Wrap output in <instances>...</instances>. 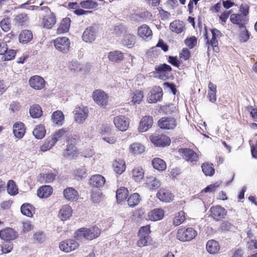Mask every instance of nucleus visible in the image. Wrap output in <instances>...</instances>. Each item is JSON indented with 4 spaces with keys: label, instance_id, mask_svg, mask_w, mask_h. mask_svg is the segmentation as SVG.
Returning <instances> with one entry per match:
<instances>
[{
    "label": "nucleus",
    "instance_id": "1",
    "mask_svg": "<svg viewBox=\"0 0 257 257\" xmlns=\"http://www.w3.org/2000/svg\"><path fill=\"white\" fill-rule=\"evenodd\" d=\"M100 230L96 226L89 228H81L74 233L75 238L79 240L85 238L88 240H92L99 236Z\"/></svg>",
    "mask_w": 257,
    "mask_h": 257
},
{
    "label": "nucleus",
    "instance_id": "2",
    "mask_svg": "<svg viewBox=\"0 0 257 257\" xmlns=\"http://www.w3.org/2000/svg\"><path fill=\"white\" fill-rule=\"evenodd\" d=\"M197 231L192 227L182 228L178 230L177 238L181 241H188L195 238Z\"/></svg>",
    "mask_w": 257,
    "mask_h": 257
},
{
    "label": "nucleus",
    "instance_id": "3",
    "mask_svg": "<svg viewBox=\"0 0 257 257\" xmlns=\"http://www.w3.org/2000/svg\"><path fill=\"white\" fill-rule=\"evenodd\" d=\"M55 48L63 53H67L70 49V40L66 37H58L54 41Z\"/></svg>",
    "mask_w": 257,
    "mask_h": 257
},
{
    "label": "nucleus",
    "instance_id": "4",
    "mask_svg": "<svg viewBox=\"0 0 257 257\" xmlns=\"http://www.w3.org/2000/svg\"><path fill=\"white\" fill-rule=\"evenodd\" d=\"M75 120L79 123H83L88 116V108L82 105H78L74 110Z\"/></svg>",
    "mask_w": 257,
    "mask_h": 257
},
{
    "label": "nucleus",
    "instance_id": "5",
    "mask_svg": "<svg viewBox=\"0 0 257 257\" xmlns=\"http://www.w3.org/2000/svg\"><path fill=\"white\" fill-rule=\"evenodd\" d=\"M158 125L162 129L173 130L177 125V121L173 117H163L158 121Z\"/></svg>",
    "mask_w": 257,
    "mask_h": 257
},
{
    "label": "nucleus",
    "instance_id": "6",
    "mask_svg": "<svg viewBox=\"0 0 257 257\" xmlns=\"http://www.w3.org/2000/svg\"><path fill=\"white\" fill-rule=\"evenodd\" d=\"M151 142L157 147H166L170 145V139L164 135H154L151 138Z\"/></svg>",
    "mask_w": 257,
    "mask_h": 257
},
{
    "label": "nucleus",
    "instance_id": "7",
    "mask_svg": "<svg viewBox=\"0 0 257 257\" xmlns=\"http://www.w3.org/2000/svg\"><path fill=\"white\" fill-rule=\"evenodd\" d=\"M92 97L94 101L98 105L103 106L107 104L108 96L103 91L100 90H95L92 94Z\"/></svg>",
    "mask_w": 257,
    "mask_h": 257
},
{
    "label": "nucleus",
    "instance_id": "8",
    "mask_svg": "<svg viewBox=\"0 0 257 257\" xmlns=\"http://www.w3.org/2000/svg\"><path fill=\"white\" fill-rule=\"evenodd\" d=\"M97 31L94 27L87 28L82 34V39L87 43H92L95 41L97 36Z\"/></svg>",
    "mask_w": 257,
    "mask_h": 257
},
{
    "label": "nucleus",
    "instance_id": "9",
    "mask_svg": "<svg viewBox=\"0 0 257 257\" xmlns=\"http://www.w3.org/2000/svg\"><path fill=\"white\" fill-rule=\"evenodd\" d=\"M179 152L182 154L183 158L187 161L194 162L198 160V155L190 149H180L179 150Z\"/></svg>",
    "mask_w": 257,
    "mask_h": 257
},
{
    "label": "nucleus",
    "instance_id": "10",
    "mask_svg": "<svg viewBox=\"0 0 257 257\" xmlns=\"http://www.w3.org/2000/svg\"><path fill=\"white\" fill-rule=\"evenodd\" d=\"M79 243L75 240L69 239L62 241L60 245V249L66 252H69L77 248Z\"/></svg>",
    "mask_w": 257,
    "mask_h": 257
},
{
    "label": "nucleus",
    "instance_id": "11",
    "mask_svg": "<svg viewBox=\"0 0 257 257\" xmlns=\"http://www.w3.org/2000/svg\"><path fill=\"white\" fill-rule=\"evenodd\" d=\"M154 123V119L152 116H145L141 120L139 127V132H146L152 127Z\"/></svg>",
    "mask_w": 257,
    "mask_h": 257
},
{
    "label": "nucleus",
    "instance_id": "12",
    "mask_svg": "<svg viewBox=\"0 0 257 257\" xmlns=\"http://www.w3.org/2000/svg\"><path fill=\"white\" fill-rule=\"evenodd\" d=\"M163 96V91L160 87H155L150 92L148 96V101L150 103H156L160 101Z\"/></svg>",
    "mask_w": 257,
    "mask_h": 257
},
{
    "label": "nucleus",
    "instance_id": "13",
    "mask_svg": "<svg viewBox=\"0 0 257 257\" xmlns=\"http://www.w3.org/2000/svg\"><path fill=\"white\" fill-rule=\"evenodd\" d=\"M115 126L121 131H125L129 125V122L127 118L124 116H117L113 119Z\"/></svg>",
    "mask_w": 257,
    "mask_h": 257
},
{
    "label": "nucleus",
    "instance_id": "14",
    "mask_svg": "<svg viewBox=\"0 0 257 257\" xmlns=\"http://www.w3.org/2000/svg\"><path fill=\"white\" fill-rule=\"evenodd\" d=\"M210 211L211 216L217 220L223 218L226 213L225 209L220 205L211 207Z\"/></svg>",
    "mask_w": 257,
    "mask_h": 257
},
{
    "label": "nucleus",
    "instance_id": "15",
    "mask_svg": "<svg viewBox=\"0 0 257 257\" xmlns=\"http://www.w3.org/2000/svg\"><path fill=\"white\" fill-rule=\"evenodd\" d=\"M45 82L44 79L38 75L34 76L29 80L30 86L37 90L43 88L45 86Z\"/></svg>",
    "mask_w": 257,
    "mask_h": 257
},
{
    "label": "nucleus",
    "instance_id": "16",
    "mask_svg": "<svg viewBox=\"0 0 257 257\" xmlns=\"http://www.w3.org/2000/svg\"><path fill=\"white\" fill-rule=\"evenodd\" d=\"M230 20L232 23L238 25V27L245 26L248 19L242 15L239 14H231L230 17Z\"/></svg>",
    "mask_w": 257,
    "mask_h": 257
},
{
    "label": "nucleus",
    "instance_id": "17",
    "mask_svg": "<svg viewBox=\"0 0 257 257\" xmlns=\"http://www.w3.org/2000/svg\"><path fill=\"white\" fill-rule=\"evenodd\" d=\"M171 67L166 64H161L156 68V71L159 74V77L164 80L168 78V73L171 72Z\"/></svg>",
    "mask_w": 257,
    "mask_h": 257
},
{
    "label": "nucleus",
    "instance_id": "18",
    "mask_svg": "<svg viewBox=\"0 0 257 257\" xmlns=\"http://www.w3.org/2000/svg\"><path fill=\"white\" fill-rule=\"evenodd\" d=\"M138 35L144 40L151 39L152 37V31L147 25H143L138 28Z\"/></svg>",
    "mask_w": 257,
    "mask_h": 257
},
{
    "label": "nucleus",
    "instance_id": "19",
    "mask_svg": "<svg viewBox=\"0 0 257 257\" xmlns=\"http://www.w3.org/2000/svg\"><path fill=\"white\" fill-rule=\"evenodd\" d=\"M0 237L4 240L10 241L17 237V232L12 228H8L0 231Z\"/></svg>",
    "mask_w": 257,
    "mask_h": 257
},
{
    "label": "nucleus",
    "instance_id": "20",
    "mask_svg": "<svg viewBox=\"0 0 257 257\" xmlns=\"http://www.w3.org/2000/svg\"><path fill=\"white\" fill-rule=\"evenodd\" d=\"M105 182V178L101 175H93L89 179V184L94 187L103 186Z\"/></svg>",
    "mask_w": 257,
    "mask_h": 257
},
{
    "label": "nucleus",
    "instance_id": "21",
    "mask_svg": "<svg viewBox=\"0 0 257 257\" xmlns=\"http://www.w3.org/2000/svg\"><path fill=\"white\" fill-rule=\"evenodd\" d=\"M51 120L54 125L61 126L64 121V115L61 111L56 110L52 113Z\"/></svg>",
    "mask_w": 257,
    "mask_h": 257
},
{
    "label": "nucleus",
    "instance_id": "22",
    "mask_svg": "<svg viewBox=\"0 0 257 257\" xmlns=\"http://www.w3.org/2000/svg\"><path fill=\"white\" fill-rule=\"evenodd\" d=\"M72 210L68 205L63 206L59 210L58 216L61 220L64 221L69 219L72 215Z\"/></svg>",
    "mask_w": 257,
    "mask_h": 257
},
{
    "label": "nucleus",
    "instance_id": "23",
    "mask_svg": "<svg viewBox=\"0 0 257 257\" xmlns=\"http://www.w3.org/2000/svg\"><path fill=\"white\" fill-rule=\"evenodd\" d=\"M157 195L161 201L167 203L172 201L174 199V195L164 189H160L158 192Z\"/></svg>",
    "mask_w": 257,
    "mask_h": 257
},
{
    "label": "nucleus",
    "instance_id": "24",
    "mask_svg": "<svg viewBox=\"0 0 257 257\" xmlns=\"http://www.w3.org/2000/svg\"><path fill=\"white\" fill-rule=\"evenodd\" d=\"M77 154L78 151L75 145L72 144L67 145L64 153L65 157L69 159H73L77 157Z\"/></svg>",
    "mask_w": 257,
    "mask_h": 257
},
{
    "label": "nucleus",
    "instance_id": "25",
    "mask_svg": "<svg viewBox=\"0 0 257 257\" xmlns=\"http://www.w3.org/2000/svg\"><path fill=\"white\" fill-rule=\"evenodd\" d=\"M65 198L69 201H75L78 199V194L73 188L69 187L65 189L63 191Z\"/></svg>",
    "mask_w": 257,
    "mask_h": 257
},
{
    "label": "nucleus",
    "instance_id": "26",
    "mask_svg": "<svg viewBox=\"0 0 257 257\" xmlns=\"http://www.w3.org/2000/svg\"><path fill=\"white\" fill-rule=\"evenodd\" d=\"M108 58L112 62L119 63L123 60L124 56L121 52L115 50L111 51L108 53Z\"/></svg>",
    "mask_w": 257,
    "mask_h": 257
},
{
    "label": "nucleus",
    "instance_id": "27",
    "mask_svg": "<svg viewBox=\"0 0 257 257\" xmlns=\"http://www.w3.org/2000/svg\"><path fill=\"white\" fill-rule=\"evenodd\" d=\"M164 215V212L162 209L156 208L149 212L148 216L152 221H157L162 219Z\"/></svg>",
    "mask_w": 257,
    "mask_h": 257
},
{
    "label": "nucleus",
    "instance_id": "28",
    "mask_svg": "<svg viewBox=\"0 0 257 257\" xmlns=\"http://www.w3.org/2000/svg\"><path fill=\"white\" fill-rule=\"evenodd\" d=\"M185 28L183 22L180 20H175L170 24V30L177 34L181 33Z\"/></svg>",
    "mask_w": 257,
    "mask_h": 257
},
{
    "label": "nucleus",
    "instance_id": "29",
    "mask_svg": "<svg viewBox=\"0 0 257 257\" xmlns=\"http://www.w3.org/2000/svg\"><path fill=\"white\" fill-rule=\"evenodd\" d=\"M19 41L23 44H27L33 39V34L30 30H23L19 35Z\"/></svg>",
    "mask_w": 257,
    "mask_h": 257
},
{
    "label": "nucleus",
    "instance_id": "30",
    "mask_svg": "<svg viewBox=\"0 0 257 257\" xmlns=\"http://www.w3.org/2000/svg\"><path fill=\"white\" fill-rule=\"evenodd\" d=\"M71 20L69 18L63 19L57 29L58 34H62L67 32L69 29Z\"/></svg>",
    "mask_w": 257,
    "mask_h": 257
},
{
    "label": "nucleus",
    "instance_id": "31",
    "mask_svg": "<svg viewBox=\"0 0 257 257\" xmlns=\"http://www.w3.org/2000/svg\"><path fill=\"white\" fill-rule=\"evenodd\" d=\"M52 192V188L49 185L40 187L37 191V195L40 198H47Z\"/></svg>",
    "mask_w": 257,
    "mask_h": 257
},
{
    "label": "nucleus",
    "instance_id": "32",
    "mask_svg": "<svg viewBox=\"0 0 257 257\" xmlns=\"http://www.w3.org/2000/svg\"><path fill=\"white\" fill-rule=\"evenodd\" d=\"M219 243L215 240H210L207 242L206 249L209 253H216L219 251Z\"/></svg>",
    "mask_w": 257,
    "mask_h": 257
},
{
    "label": "nucleus",
    "instance_id": "33",
    "mask_svg": "<svg viewBox=\"0 0 257 257\" xmlns=\"http://www.w3.org/2000/svg\"><path fill=\"white\" fill-rule=\"evenodd\" d=\"M21 212L24 215L32 217L35 213V207L29 203H24L21 206Z\"/></svg>",
    "mask_w": 257,
    "mask_h": 257
},
{
    "label": "nucleus",
    "instance_id": "34",
    "mask_svg": "<svg viewBox=\"0 0 257 257\" xmlns=\"http://www.w3.org/2000/svg\"><path fill=\"white\" fill-rule=\"evenodd\" d=\"M114 171L118 174H121L125 169V163L123 160H115L112 164Z\"/></svg>",
    "mask_w": 257,
    "mask_h": 257
},
{
    "label": "nucleus",
    "instance_id": "35",
    "mask_svg": "<svg viewBox=\"0 0 257 257\" xmlns=\"http://www.w3.org/2000/svg\"><path fill=\"white\" fill-rule=\"evenodd\" d=\"M122 44L128 48H132L136 43V37L132 34H125L122 39Z\"/></svg>",
    "mask_w": 257,
    "mask_h": 257
},
{
    "label": "nucleus",
    "instance_id": "36",
    "mask_svg": "<svg viewBox=\"0 0 257 257\" xmlns=\"http://www.w3.org/2000/svg\"><path fill=\"white\" fill-rule=\"evenodd\" d=\"M152 164L154 169L158 171H164L166 169V164L162 159L156 158L152 161Z\"/></svg>",
    "mask_w": 257,
    "mask_h": 257
},
{
    "label": "nucleus",
    "instance_id": "37",
    "mask_svg": "<svg viewBox=\"0 0 257 257\" xmlns=\"http://www.w3.org/2000/svg\"><path fill=\"white\" fill-rule=\"evenodd\" d=\"M29 113L32 117L39 118L42 115V110L38 104H33L30 108Z\"/></svg>",
    "mask_w": 257,
    "mask_h": 257
},
{
    "label": "nucleus",
    "instance_id": "38",
    "mask_svg": "<svg viewBox=\"0 0 257 257\" xmlns=\"http://www.w3.org/2000/svg\"><path fill=\"white\" fill-rule=\"evenodd\" d=\"M56 17L53 13L44 17L43 20L44 26L47 28H51L56 23Z\"/></svg>",
    "mask_w": 257,
    "mask_h": 257
},
{
    "label": "nucleus",
    "instance_id": "39",
    "mask_svg": "<svg viewBox=\"0 0 257 257\" xmlns=\"http://www.w3.org/2000/svg\"><path fill=\"white\" fill-rule=\"evenodd\" d=\"M132 176L136 182L141 181L144 177V171L141 167L134 168L132 170Z\"/></svg>",
    "mask_w": 257,
    "mask_h": 257
},
{
    "label": "nucleus",
    "instance_id": "40",
    "mask_svg": "<svg viewBox=\"0 0 257 257\" xmlns=\"http://www.w3.org/2000/svg\"><path fill=\"white\" fill-rule=\"evenodd\" d=\"M147 184L150 189L152 190H156L161 186L160 181L153 176H150L147 178Z\"/></svg>",
    "mask_w": 257,
    "mask_h": 257
},
{
    "label": "nucleus",
    "instance_id": "41",
    "mask_svg": "<svg viewBox=\"0 0 257 257\" xmlns=\"http://www.w3.org/2000/svg\"><path fill=\"white\" fill-rule=\"evenodd\" d=\"M56 175L53 173L41 174L38 180L42 183H48L53 181Z\"/></svg>",
    "mask_w": 257,
    "mask_h": 257
},
{
    "label": "nucleus",
    "instance_id": "42",
    "mask_svg": "<svg viewBox=\"0 0 257 257\" xmlns=\"http://www.w3.org/2000/svg\"><path fill=\"white\" fill-rule=\"evenodd\" d=\"M80 6L84 9H94L98 6V4L92 0H84L80 2Z\"/></svg>",
    "mask_w": 257,
    "mask_h": 257
},
{
    "label": "nucleus",
    "instance_id": "43",
    "mask_svg": "<svg viewBox=\"0 0 257 257\" xmlns=\"http://www.w3.org/2000/svg\"><path fill=\"white\" fill-rule=\"evenodd\" d=\"M141 200L140 196L138 193L132 194L127 199V203L130 207H134L138 205Z\"/></svg>",
    "mask_w": 257,
    "mask_h": 257
},
{
    "label": "nucleus",
    "instance_id": "44",
    "mask_svg": "<svg viewBox=\"0 0 257 257\" xmlns=\"http://www.w3.org/2000/svg\"><path fill=\"white\" fill-rule=\"evenodd\" d=\"M33 134L38 139L43 138L46 134L44 126L42 125H37L33 131Z\"/></svg>",
    "mask_w": 257,
    "mask_h": 257
},
{
    "label": "nucleus",
    "instance_id": "45",
    "mask_svg": "<svg viewBox=\"0 0 257 257\" xmlns=\"http://www.w3.org/2000/svg\"><path fill=\"white\" fill-rule=\"evenodd\" d=\"M201 168L203 172L206 176H211L214 174L215 170L212 164L204 163L202 165Z\"/></svg>",
    "mask_w": 257,
    "mask_h": 257
},
{
    "label": "nucleus",
    "instance_id": "46",
    "mask_svg": "<svg viewBox=\"0 0 257 257\" xmlns=\"http://www.w3.org/2000/svg\"><path fill=\"white\" fill-rule=\"evenodd\" d=\"M128 190L124 187H120L116 192V197L117 202H120L127 197Z\"/></svg>",
    "mask_w": 257,
    "mask_h": 257
},
{
    "label": "nucleus",
    "instance_id": "47",
    "mask_svg": "<svg viewBox=\"0 0 257 257\" xmlns=\"http://www.w3.org/2000/svg\"><path fill=\"white\" fill-rule=\"evenodd\" d=\"M239 39L240 41L242 42H245L248 41L249 38V34L248 30L246 29V26H242L239 27Z\"/></svg>",
    "mask_w": 257,
    "mask_h": 257
},
{
    "label": "nucleus",
    "instance_id": "48",
    "mask_svg": "<svg viewBox=\"0 0 257 257\" xmlns=\"http://www.w3.org/2000/svg\"><path fill=\"white\" fill-rule=\"evenodd\" d=\"M130 150L135 154H141L145 151V147L140 143H135L131 145Z\"/></svg>",
    "mask_w": 257,
    "mask_h": 257
},
{
    "label": "nucleus",
    "instance_id": "49",
    "mask_svg": "<svg viewBox=\"0 0 257 257\" xmlns=\"http://www.w3.org/2000/svg\"><path fill=\"white\" fill-rule=\"evenodd\" d=\"M7 191L12 195H16L18 193V189L14 181L10 180L7 184Z\"/></svg>",
    "mask_w": 257,
    "mask_h": 257
},
{
    "label": "nucleus",
    "instance_id": "50",
    "mask_svg": "<svg viewBox=\"0 0 257 257\" xmlns=\"http://www.w3.org/2000/svg\"><path fill=\"white\" fill-rule=\"evenodd\" d=\"M28 19L27 15L25 13H22L15 16L14 22L18 26H23Z\"/></svg>",
    "mask_w": 257,
    "mask_h": 257
},
{
    "label": "nucleus",
    "instance_id": "51",
    "mask_svg": "<svg viewBox=\"0 0 257 257\" xmlns=\"http://www.w3.org/2000/svg\"><path fill=\"white\" fill-rule=\"evenodd\" d=\"M68 68L71 71L75 72H81L83 68V65L78 63L76 60L72 61L68 65Z\"/></svg>",
    "mask_w": 257,
    "mask_h": 257
},
{
    "label": "nucleus",
    "instance_id": "52",
    "mask_svg": "<svg viewBox=\"0 0 257 257\" xmlns=\"http://www.w3.org/2000/svg\"><path fill=\"white\" fill-rule=\"evenodd\" d=\"M205 39H207V43H209L211 44L212 46L214 47V52L217 53L219 51V48L218 46V42L217 40V37L214 36V35H212V38L210 40H209L208 36L207 34H205L204 35Z\"/></svg>",
    "mask_w": 257,
    "mask_h": 257
},
{
    "label": "nucleus",
    "instance_id": "53",
    "mask_svg": "<svg viewBox=\"0 0 257 257\" xmlns=\"http://www.w3.org/2000/svg\"><path fill=\"white\" fill-rule=\"evenodd\" d=\"M185 220V213L184 211H181L179 212L175 216L173 223L175 226H178L181 224Z\"/></svg>",
    "mask_w": 257,
    "mask_h": 257
},
{
    "label": "nucleus",
    "instance_id": "54",
    "mask_svg": "<svg viewBox=\"0 0 257 257\" xmlns=\"http://www.w3.org/2000/svg\"><path fill=\"white\" fill-rule=\"evenodd\" d=\"M56 144V140H53L52 138L47 139L44 144L41 147V150L42 151H46L50 150Z\"/></svg>",
    "mask_w": 257,
    "mask_h": 257
},
{
    "label": "nucleus",
    "instance_id": "55",
    "mask_svg": "<svg viewBox=\"0 0 257 257\" xmlns=\"http://www.w3.org/2000/svg\"><path fill=\"white\" fill-rule=\"evenodd\" d=\"M132 95V101L135 104H139L143 98V93L141 91H136Z\"/></svg>",
    "mask_w": 257,
    "mask_h": 257
},
{
    "label": "nucleus",
    "instance_id": "56",
    "mask_svg": "<svg viewBox=\"0 0 257 257\" xmlns=\"http://www.w3.org/2000/svg\"><path fill=\"white\" fill-rule=\"evenodd\" d=\"M68 130L69 129L68 127H64L59 130L53 135L52 139L53 140H56V143L60 139H61L65 135Z\"/></svg>",
    "mask_w": 257,
    "mask_h": 257
},
{
    "label": "nucleus",
    "instance_id": "57",
    "mask_svg": "<svg viewBox=\"0 0 257 257\" xmlns=\"http://www.w3.org/2000/svg\"><path fill=\"white\" fill-rule=\"evenodd\" d=\"M13 245L10 241L4 240L2 245V250L4 253H9L13 249Z\"/></svg>",
    "mask_w": 257,
    "mask_h": 257
},
{
    "label": "nucleus",
    "instance_id": "58",
    "mask_svg": "<svg viewBox=\"0 0 257 257\" xmlns=\"http://www.w3.org/2000/svg\"><path fill=\"white\" fill-rule=\"evenodd\" d=\"M2 29L5 32H8L11 28L10 20L9 18L4 19L0 23Z\"/></svg>",
    "mask_w": 257,
    "mask_h": 257
},
{
    "label": "nucleus",
    "instance_id": "59",
    "mask_svg": "<svg viewBox=\"0 0 257 257\" xmlns=\"http://www.w3.org/2000/svg\"><path fill=\"white\" fill-rule=\"evenodd\" d=\"M86 172L87 171L84 167H80L76 170L75 176L79 178L83 179L87 176Z\"/></svg>",
    "mask_w": 257,
    "mask_h": 257
},
{
    "label": "nucleus",
    "instance_id": "60",
    "mask_svg": "<svg viewBox=\"0 0 257 257\" xmlns=\"http://www.w3.org/2000/svg\"><path fill=\"white\" fill-rule=\"evenodd\" d=\"M102 193L99 191H92L91 197L94 203H97L100 201Z\"/></svg>",
    "mask_w": 257,
    "mask_h": 257
},
{
    "label": "nucleus",
    "instance_id": "61",
    "mask_svg": "<svg viewBox=\"0 0 257 257\" xmlns=\"http://www.w3.org/2000/svg\"><path fill=\"white\" fill-rule=\"evenodd\" d=\"M16 54V52L15 50L13 49H8V48L6 53H4L5 55V60L9 61L13 59L15 57Z\"/></svg>",
    "mask_w": 257,
    "mask_h": 257
},
{
    "label": "nucleus",
    "instance_id": "62",
    "mask_svg": "<svg viewBox=\"0 0 257 257\" xmlns=\"http://www.w3.org/2000/svg\"><path fill=\"white\" fill-rule=\"evenodd\" d=\"M185 44L190 49L193 48L197 44V39L193 36L187 38L185 41Z\"/></svg>",
    "mask_w": 257,
    "mask_h": 257
},
{
    "label": "nucleus",
    "instance_id": "63",
    "mask_svg": "<svg viewBox=\"0 0 257 257\" xmlns=\"http://www.w3.org/2000/svg\"><path fill=\"white\" fill-rule=\"evenodd\" d=\"M140 239L138 241V245L139 247H143L147 245L148 241L150 240L149 236L139 235Z\"/></svg>",
    "mask_w": 257,
    "mask_h": 257
},
{
    "label": "nucleus",
    "instance_id": "64",
    "mask_svg": "<svg viewBox=\"0 0 257 257\" xmlns=\"http://www.w3.org/2000/svg\"><path fill=\"white\" fill-rule=\"evenodd\" d=\"M150 233V227L149 225H147L142 227L139 231V235L149 236V234Z\"/></svg>",
    "mask_w": 257,
    "mask_h": 257
}]
</instances>
